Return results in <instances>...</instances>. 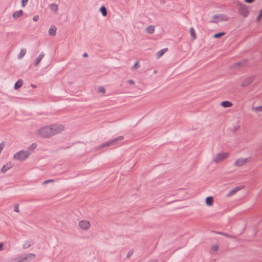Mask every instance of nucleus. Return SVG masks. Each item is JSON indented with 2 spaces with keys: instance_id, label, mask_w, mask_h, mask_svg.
Returning a JSON list of instances; mask_svg holds the SVG:
<instances>
[{
  "instance_id": "f257e3e1",
  "label": "nucleus",
  "mask_w": 262,
  "mask_h": 262,
  "mask_svg": "<svg viewBox=\"0 0 262 262\" xmlns=\"http://www.w3.org/2000/svg\"><path fill=\"white\" fill-rule=\"evenodd\" d=\"M64 129L61 124H53L40 128L36 131V134L41 138H48L61 133Z\"/></svg>"
},
{
  "instance_id": "f03ea898",
  "label": "nucleus",
  "mask_w": 262,
  "mask_h": 262,
  "mask_svg": "<svg viewBox=\"0 0 262 262\" xmlns=\"http://www.w3.org/2000/svg\"><path fill=\"white\" fill-rule=\"evenodd\" d=\"M124 139L123 136H119L115 138L114 139L111 140L107 142H105L98 147V149H101L104 147L111 146L113 145H118V142L120 140H122Z\"/></svg>"
},
{
  "instance_id": "7ed1b4c3",
  "label": "nucleus",
  "mask_w": 262,
  "mask_h": 262,
  "mask_svg": "<svg viewBox=\"0 0 262 262\" xmlns=\"http://www.w3.org/2000/svg\"><path fill=\"white\" fill-rule=\"evenodd\" d=\"M237 6L238 13L244 17H247L249 14V7L242 3H239Z\"/></svg>"
},
{
  "instance_id": "20e7f679",
  "label": "nucleus",
  "mask_w": 262,
  "mask_h": 262,
  "mask_svg": "<svg viewBox=\"0 0 262 262\" xmlns=\"http://www.w3.org/2000/svg\"><path fill=\"white\" fill-rule=\"evenodd\" d=\"M30 154L31 152L29 151L21 150L16 153L13 158L18 160L23 161L26 159Z\"/></svg>"
},
{
  "instance_id": "39448f33",
  "label": "nucleus",
  "mask_w": 262,
  "mask_h": 262,
  "mask_svg": "<svg viewBox=\"0 0 262 262\" xmlns=\"http://www.w3.org/2000/svg\"><path fill=\"white\" fill-rule=\"evenodd\" d=\"M36 255L33 253L23 254L17 258V262H24V261H31L35 257Z\"/></svg>"
},
{
  "instance_id": "423d86ee",
  "label": "nucleus",
  "mask_w": 262,
  "mask_h": 262,
  "mask_svg": "<svg viewBox=\"0 0 262 262\" xmlns=\"http://www.w3.org/2000/svg\"><path fill=\"white\" fill-rule=\"evenodd\" d=\"M229 156V153L228 152L219 153L216 156L213 161L216 163H220L224 160L227 159Z\"/></svg>"
},
{
  "instance_id": "0eeeda50",
  "label": "nucleus",
  "mask_w": 262,
  "mask_h": 262,
  "mask_svg": "<svg viewBox=\"0 0 262 262\" xmlns=\"http://www.w3.org/2000/svg\"><path fill=\"white\" fill-rule=\"evenodd\" d=\"M79 226L82 230H86L90 227V223L86 220H82L79 222Z\"/></svg>"
},
{
  "instance_id": "6e6552de",
  "label": "nucleus",
  "mask_w": 262,
  "mask_h": 262,
  "mask_svg": "<svg viewBox=\"0 0 262 262\" xmlns=\"http://www.w3.org/2000/svg\"><path fill=\"white\" fill-rule=\"evenodd\" d=\"M254 80V77L253 76H250L246 78L243 81L242 86L243 87H246L248 85H249L250 83H251Z\"/></svg>"
},
{
  "instance_id": "1a4fd4ad",
  "label": "nucleus",
  "mask_w": 262,
  "mask_h": 262,
  "mask_svg": "<svg viewBox=\"0 0 262 262\" xmlns=\"http://www.w3.org/2000/svg\"><path fill=\"white\" fill-rule=\"evenodd\" d=\"M248 161V159L239 158L237 159L234 162V165L236 166H242L245 164Z\"/></svg>"
},
{
  "instance_id": "9d476101",
  "label": "nucleus",
  "mask_w": 262,
  "mask_h": 262,
  "mask_svg": "<svg viewBox=\"0 0 262 262\" xmlns=\"http://www.w3.org/2000/svg\"><path fill=\"white\" fill-rule=\"evenodd\" d=\"M11 167V163H8L3 166V167L1 169V171L2 172L4 173L6 172L7 170H8L9 169H10Z\"/></svg>"
},
{
  "instance_id": "9b49d317",
  "label": "nucleus",
  "mask_w": 262,
  "mask_h": 262,
  "mask_svg": "<svg viewBox=\"0 0 262 262\" xmlns=\"http://www.w3.org/2000/svg\"><path fill=\"white\" fill-rule=\"evenodd\" d=\"M57 28L55 26L52 25L49 30V34L51 36H55L56 33Z\"/></svg>"
},
{
  "instance_id": "f8f14e48",
  "label": "nucleus",
  "mask_w": 262,
  "mask_h": 262,
  "mask_svg": "<svg viewBox=\"0 0 262 262\" xmlns=\"http://www.w3.org/2000/svg\"><path fill=\"white\" fill-rule=\"evenodd\" d=\"M23 15V11L22 10H19L14 12L13 14V17L14 19L18 18Z\"/></svg>"
},
{
  "instance_id": "ddd939ff",
  "label": "nucleus",
  "mask_w": 262,
  "mask_h": 262,
  "mask_svg": "<svg viewBox=\"0 0 262 262\" xmlns=\"http://www.w3.org/2000/svg\"><path fill=\"white\" fill-rule=\"evenodd\" d=\"M45 56V54H43L42 53H41V54H40L39 55V56L37 57V58L36 59V60L35 61V66H37L39 63H40V62L41 61V60H42V59L43 58V57Z\"/></svg>"
},
{
  "instance_id": "4468645a",
  "label": "nucleus",
  "mask_w": 262,
  "mask_h": 262,
  "mask_svg": "<svg viewBox=\"0 0 262 262\" xmlns=\"http://www.w3.org/2000/svg\"><path fill=\"white\" fill-rule=\"evenodd\" d=\"M23 84V81L21 79H19L14 85V89L17 90L21 88Z\"/></svg>"
},
{
  "instance_id": "2eb2a0df",
  "label": "nucleus",
  "mask_w": 262,
  "mask_h": 262,
  "mask_svg": "<svg viewBox=\"0 0 262 262\" xmlns=\"http://www.w3.org/2000/svg\"><path fill=\"white\" fill-rule=\"evenodd\" d=\"M213 203V198L208 196L206 199V204L208 206H211Z\"/></svg>"
},
{
  "instance_id": "dca6fc26",
  "label": "nucleus",
  "mask_w": 262,
  "mask_h": 262,
  "mask_svg": "<svg viewBox=\"0 0 262 262\" xmlns=\"http://www.w3.org/2000/svg\"><path fill=\"white\" fill-rule=\"evenodd\" d=\"M221 105L224 107H229L232 106V103L228 101H224L222 102Z\"/></svg>"
},
{
  "instance_id": "f3484780",
  "label": "nucleus",
  "mask_w": 262,
  "mask_h": 262,
  "mask_svg": "<svg viewBox=\"0 0 262 262\" xmlns=\"http://www.w3.org/2000/svg\"><path fill=\"white\" fill-rule=\"evenodd\" d=\"M50 8L52 11L56 13L58 10V5L56 4H52L50 5Z\"/></svg>"
},
{
  "instance_id": "a211bd4d",
  "label": "nucleus",
  "mask_w": 262,
  "mask_h": 262,
  "mask_svg": "<svg viewBox=\"0 0 262 262\" xmlns=\"http://www.w3.org/2000/svg\"><path fill=\"white\" fill-rule=\"evenodd\" d=\"M26 54V50L24 48L21 49L18 55V58L21 59Z\"/></svg>"
},
{
  "instance_id": "6ab92c4d",
  "label": "nucleus",
  "mask_w": 262,
  "mask_h": 262,
  "mask_svg": "<svg viewBox=\"0 0 262 262\" xmlns=\"http://www.w3.org/2000/svg\"><path fill=\"white\" fill-rule=\"evenodd\" d=\"M100 11L103 16H106L107 15V9L104 6H102L100 7Z\"/></svg>"
},
{
  "instance_id": "aec40b11",
  "label": "nucleus",
  "mask_w": 262,
  "mask_h": 262,
  "mask_svg": "<svg viewBox=\"0 0 262 262\" xmlns=\"http://www.w3.org/2000/svg\"><path fill=\"white\" fill-rule=\"evenodd\" d=\"M155 27L154 26H149L146 28V31L149 34H152L155 32Z\"/></svg>"
},
{
  "instance_id": "412c9836",
  "label": "nucleus",
  "mask_w": 262,
  "mask_h": 262,
  "mask_svg": "<svg viewBox=\"0 0 262 262\" xmlns=\"http://www.w3.org/2000/svg\"><path fill=\"white\" fill-rule=\"evenodd\" d=\"M241 189L240 188L238 187H237L235 188L234 189H233L231 190L228 193V196H231L234 194H235L236 192H237L238 190Z\"/></svg>"
},
{
  "instance_id": "4be33fe9",
  "label": "nucleus",
  "mask_w": 262,
  "mask_h": 262,
  "mask_svg": "<svg viewBox=\"0 0 262 262\" xmlns=\"http://www.w3.org/2000/svg\"><path fill=\"white\" fill-rule=\"evenodd\" d=\"M33 243L34 242L33 241L26 242L23 245V248L27 249L28 248L30 247L31 246V245L33 244Z\"/></svg>"
},
{
  "instance_id": "5701e85b",
  "label": "nucleus",
  "mask_w": 262,
  "mask_h": 262,
  "mask_svg": "<svg viewBox=\"0 0 262 262\" xmlns=\"http://www.w3.org/2000/svg\"><path fill=\"white\" fill-rule=\"evenodd\" d=\"M167 50V49H163L160 50L157 54V58H159L161 57Z\"/></svg>"
},
{
  "instance_id": "b1692460",
  "label": "nucleus",
  "mask_w": 262,
  "mask_h": 262,
  "mask_svg": "<svg viewBox=\"0 0 262 262\" xmlns=\"http://www.w3.org/2000/svg\"><path fill=\"white\" fill-rule=\"evenodd\" d=\"M217 234L225 236H226L227 237H229V238H235V236L231 235V234L227 233H225V232H217Z\"/></svg>"
},
{
  "instance_id": "393cba45",
  "label": "nucleus",
  "mask_w": 262,
  "mask_h": 262,
  "mask_svg": "<svg viewBox=\"0 0 262 262\" xmlns=\"http://www.w3.org/2000/svg\"><path fill=\"white\" fill-rule=\"evenodd\" d=\"M190 33L191 36L192 38V39L193 40L195 39L196 38V34H195V31L193 28H191L190 29Z\"/></svg>"
},
{
  "instance_id": "a878e982",
  "label": "nucleus",
  "mask_w": 262,
  "mask_h": 262,
  "mask_svg": "<svg viewBox=\"0 0 262 262\" xmlns=\"http://www.w3.org/2000/svg\"><path fill=\"white\" fill-rule=\"evenodd\" d=\"M225 34V32H219V33L215 34L214 35L213 37H214V38H220V37H222V36L224 35Z\"/></svg>"
},
{
  "instance_id": "bb28decb",
  "label": "nucleus",
  "mask_w": 262,
  "mask_h": 262,
  "mask_svg": "<svg viewBox=\"0 0 262 262\" xmlns=\"http://www.w3.org/2000/svg\"><path fill=\"white\" fill-rule=\"evenodd\" d=\"M36 144L35 143H32L29 147V150L30 152H32L36 147Z\"/></svg>"
},
{
  "instance_id": "cd10ccee",
  "label": "nucleus",
  "mask_w": 262,
  "mask_h": 262,
  "mask_svg": "<svg viewBox=\"0 0 262 262\" xmlns=\"http://www.w3.org/2000/svg\"><path fill=\"white\" fill-rule=\"evenodd\" d=\"M211 249L214 252L217 251L218 250V249H219V245H216V244L215 245H213L211 247Z\"/></svg>"
},
{
  "instance_id": "c85d7f7f",
  "label": "nucleus",
  "mask_w": 262,
  "mask_h": 262,
  "mask_svg": "<svg viewBox=\"0 0 262 262\" xmlns=\"http://www.w3.org/2000/svg\"><path fill=\"white\" fill-rule=\"evenodd\" d=\"M261 17H262V9L260 10V11L259 13V14L256 18V21L257 22L259 21Z\"/></svg>"
},
{
  "instance_id": "c756f323",
  "label": "nucleus",
  "mask_w": 262,
  "mask_h": 262,
  "mask_svg": "<svg viewBox=\"0 0 262 262\" xmlns=\"http://www.w3.org/2000/svg\"><path fill=\"white\" fill-rule=\"evenodd\" d=\"M18 207H19L18 204H15L14 206V211L16 212H18L19 211Z\"/></svg>"
},
{
  "instance_id": "7c9ffc66",
  "label": "nucleus",
  "mask_w": 262,
  "mask_h": 262,
  "mask_svg": "<svg viewBox=\"0 0 262 262\" xmlns=\"http://www.w3.org/2000/svg\"><path fill=\"white\" fill-rule=\"evenodd\" d=\"M140 68V66L138 64V61H137L136 63L132 67V69H138Z\"/></svg>"
},
{
  "instance_id": "2f4dec72",
  "label": "nucleus",
  "mask_w": 262,
  "mask_h": 262,
  "mask_svg": "<svg viewBox=\"0 0 262 262\" xmlns=\"http://www.w3.org/2000/svg\"><path fill=\"white\" fill-rule=\"evenodd\" d=\"M98 91L99 92L102 93H105V89L103 87H102V86L99 87Z\"/></svg>"
},
{
  "instance_id": "473e14b6",
  "label": "nucleus",
  "mask_w": 262,
  "mask_h": 262,
  "mask_svg": "<svg viewBox=\"0 0 262 262\" xmlns=\"http://www.w3.org/2000/svg\"><path fill=\"white\" fill-rule=\"evenodd\" d=\"M255 111L260 112L262 111V105L260 106L255 107L254 108Z\"/></svg>"
},
{
  "instance_id": "72a5a7b5",
  "label": "nucleus",
  "mask_w": 262,
  "mask_h": 262,
  "mask_svg": "<svg viewBox=\"0 0 262 262\" xmlns=\"http://www.w3.org/2000/svg\"><path fill=\"white\" fill-rule=\"evenodd\" d=\"M246 62V60H244V61H242V62H237V63H235V66H242L243 65L244 63H245Z\"/></svg>"
},
{
  "instance_id": "f704fd0d",
  "label": "nucleus",
  "mask_w": 262,
  "mask_h": 262,
  "mask_svg": "<svg viewBox=\"0 0 262 262\" xmlns=\"http://www.w3.org/2000/svg\"><path fill=\"white\" fill-rule=\"evenodd\" d=\"M22 2V7H25L28 3V0H21Z\"/></svg>"
},
{
  "instance_id": "c9c22d12",
  "label": "nucleus",
  "mask_w": 262,
  "mask_h": 262,
  "mask_svg": "<svg viewBox=\"0 0 262 262\" xmlns=\"http://www.w3.org/2000/svg\"><path fill=\"white\" fill-rule=\"evenodd\" d=\"M5 146V143L4 142H2L0 144V154L1 153L2 150L3 149L4 147Z\"/></svg>"
},
{
  "instance_id": "e433bc0d",
  "label": "nucleus",
  "mask_w": 262,
  "mask_h": 262,
  "mask_svg": "<svg viewBox=\"0 0 262 262\" xmlns=\"http://www.w3.org/2000/svg\"><path fill=\"white\" fill-rule=\"evenodd\" d=\"M54 182V180L49 179V180H46L45 181H44L43 182V184H46L49 183L50 182Z\"/></svg>"
},
{
  "instance_id": "4c0bfd02",
  "label": "nucleus",
  "mask_w": 262,
  "mask_h": 262,
  "mask_svg": "<svg viewBox=\"0 0 262 262\" xmlns=\"http://www.w3.org/2000/svg\"><path fill=\"white\" fill-rule=\"evenodd\" d=\"M221 16L222 17V20H228V17L225 16V15H221Z\"/></svg>"
},
{
  "instance_id": "58836bf2",
  "label": "nucleus",
  "mask_w": 262,
  "mask_h": 262,
  "mask_svg": "<svg viewBox=\"0 0 262 262\" xmlns=\"http://www.w3.org/2000/svg\"><path fill=\"white\" fill-rule=\"evenodd\" d=\"M38 19H39V16H38V15H35V16H33V21H37V20H38Z\"/></svg>"
},
{
  "instance_id": "ea45409f",
  "label": "nucleus",
  "mask_w": 262,
  "mask_h": 262,
  "mask_svg": "<svg viewBox=\"0 0 262 262\" xmlns=\"http://www.w3.org/2000/svg\"><path fill=\"white\" fill-rule=\"evenodd\" d=\"M4 250V243H0V251H2Z\"/></svg>"
},
{
  "instance_id": "a19ab883",
  "label": "nucleus",
  "mask_w": 262,
  "mask_h": 262,
  "mask_svg": "<svg viewBox=\"0 0 262 262\" xmlns=\"http://www.w3.org/2000/svg\"><path fill=\"white\" fill-rule=\"evenodd\" d=\"M127 83L132 85L135 84V82L133 80H128Z\"/></svg>"
},
{
  "instance_id": "79ce46f5",
  "label": "nucleus",
  "mask_w": 262,
  "mask_h": 262,
  "mask_svg": "<svg viewBox=\"0 0 262 262\" xmlns=\"http://www.w3.org/2000/svg\"><path fill=\"white\" fill-rule=\"evenodd\" d=\"M254 0H245V2L247 3H252L254 2Z\"/></svg>"
},
{
  "instance_id": "37998d69",
  "label": "nucleus",
  "mask_w": 262,
  "mask_h": 262,
  "mask_svg": "<svg viewBox=\"0 0 262 262\" xmlns=\"http://www.w3.org/2000/svg\"><path fill=\"white\" fill-rule=\"evenodd\" d=\"M132 253H133V252H129L127 255V257H129L131 256V255L132 254Z\"/></svg>"
},
{
  "instance_id": "c03bdc74",
  "label": "nucleus",
  "mask_w": 262,
  "mask_h": 262,
  "mask_svg": "<svg viewBox=\"0 0 262 262\" xmlns=\"http://www.w3.org/2000/svg\"><path fill=\"white\" fill-rule=\"evenodd\" d=\"M88 56V55L86 53H85L83 54V57H87Z\"/></svg>"
},
{
  "instance_id": "a18cd8bd",
  "label": "nucleus",
  "mask_w": 262,
  "mask_h": 262,
  "mask_svg": "<svg viewBox=\"0 0 262 262\" xmlns=\"http://www.w3.org/2000/svg\"><path fill=\"white\" fill-rule=\"evenodd\" d=\"M213 17L214 18H218L219 16L217 15H215Z\"/></svg>"
},
{
  "instance_id": "49530a36",
  "label": "nucleus",
  "mask_w": 262,
  "mask_h": 262,
  "mask_svg": "<svg viewBox=\"0 0 262 262\" xmlns=\"http://www.w3.org/2000/svg\"><path fill=\"white\" fill-rule=\"evenodd\" d=\"M31 86L33 87V88H35V85L34 84H32Z\"/></svg>"
},
{
  "instance_id": "de8ad7c7",
  "label": "nucleus",
  "mask_w": 262,
  "mask_h": 262,
  "mask_svg": "<svg viewBox=\"0 0 262 262\" xmlns=\"http://www.w3.org/2000/svg\"><path fill=\"white\" fill-rule=\"evenodd\" d=\"M157 71L156 70H155V71H154V73H155V74H156V73H157Z\"/></svg>"
}]
</instances>
